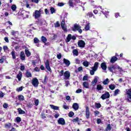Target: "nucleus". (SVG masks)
Listing matches in <instances>:
<instances>
[{"label":"nucleus","mask_w":131,"mask_h":131,"mask_svg":"<svg viewBox=\"0 0 131 131\" xmlns=\"http://www.w3.org/2000/svg\"><path fill=\"white\" fill-rule=\"evenodd\" d=\"M83 65L85 67H89V65H90V62H89V61H83Z\"/></svg>","instance_id":"obj_39"},{"label":"nucleus","mask_w":131,"mask_h":131,"mask_svg":"<svg viewBox=\"0 0 131 131\" xmlns=\"http://www.w3.org/2000/svg\"><path fill=\"white\" fill-rule=\"evenodd\" d=\"M86 111H85V117L87 119H89L90 118V114H91V113L90 112V107L89 106H86L85 107Z\"/></svg>","instance_id":"obj_8"},{"label":"nucleus","mask_w":131,"mask_h":131,"mask_svg":"<svg viewBox=\"0 0 131 131\" xmlns=\"http://www.w3.org/2000/svg\"><path fill=\"white\" fill-rule=\"evenodd\" d=\"M88 75H85L83 76V80L85 81V80H88Z\"/></svg>","instance_id":"obj_64"},{"label":"nucleus","mask_w":131,"mask_h":131,"mask_svg":"<svg viewBox=\"0 0 131 131\" xmlns=\"http://www.w3.org/2000/svg\"><path fill=\"white\" fill-rule=\"evenodd\" d=\"M39 42H40V41L39 39H38V38H34V43H35L36 46L38 47H39Z\"/></svg>","instance_id":"obj_14"},{"label":"nucleus","mask_w":131,"mask_h":131,"mask_svg":"<svg viewBox=\"0 0 131 131\" xmlns=\"http://www.w3.org/2000/svg\"><path fill=\"white\" fill-rule=\"evenodd\" d=\"M109 82V79L106 78L105 80H104L103 81V84L104 85H106V84H108V83Z\"/></svg>","instance_id":"obj_41"},{"label":"nucleus","mask_w":131,"mask_h":131,"mask_svg":"<svg viewBox=\"0 0 131 131\" xmlns=\"http://www.w3.org/2000/svg\"><path fill=\"white\" fill-rule=\"evenodd\" d=\"M61 26L63 30H65V19H62L61 23Z\"/></svg>","instance_id":"obj_27"},{"label":"nucleus","mask_w":131,"mask_h":131,"mask_svg":"<svg viewBox=\"0 0 131 131\" xmlns=\"http://www.w3.org/2000/svg\"><path fill=\"white\" fill-rule=\"evenodd\" d=\"M8 107H9V104L7 103H4L3 104V107L5 109H7V108H8Z\"/></svg>","instance_id":"obj_51"},{"label":"nucleus","mask_w":131,"mask_h":131,"mask_svg":"<svg viewBox=\"0 0 131 131\" xmlns=\"http://www.w3.org/2000/svg\"><path fill=\"white\" fill-rule=\"evenodd\" d=\"M41 40L43 42V43H45V46L46 45H47V43H46L48 40V39H47V37H45L44 36H42L41 37Z\"/></svg>","instance_id":"obj_23"},{"label":"nucleus","mask_w":131,"mask_h":131,"mask_svg":"<svg viewBox=\"0 0 131 131\" xmlns=\"http://www.w3.org/2000/svg\"><path fill=\"white\" fill-rule=\"evenodd\" d=\"M16 78L18 79V81H21L22 78V72L19 71L18 74L16 76Z\"/></svg>","instance_id":"obj_19"},{"label":"nucleus","mask_w":131,"mask_h":131,"mask_svg":"<svg viewBox=\"0 0 131 131\" xmlns=\"http://www.w3.org/2000/svg\"><path fill=\"white\" fill-rule=\"evenodd\" d=\"M112 127H111V125L110 124H108L107 125V127L105 129V130H111Z\"/></svg>","instance_id":"obj_45"},{"label":"nucleus","mask_w":131,"mask_h":131,"mask_svg":"<svg viewBox=\"0 0 131 131\" xmlns=\"http://www.w3.org/2000/svg\"><path fill=\"white\" fill-rule=\"evenodd\" d=\"M23 90V86H20L16 89L17 92H22Z\"/></svg>","instance_id":"obj_55"},{"label":"nucleus","mask_w":131,"mask_h":131,"mask_svg":"<svg viewBox=\"0 0 131 131\" xmlns=\"http://www.w3.org/2000/svg\"><path fill=\"white\" fill-rule=\"evenodd\" d=\"M73 122H78L79 121V118L78 117L72 120Z\"/></svg>","instance_id":"obj_46"},{"label":"nucleus","mask_w":131,"mask_h":131,"mask_svg":"<svg viewBox=\"0 0 131 131\" xmlns=\"http://www.w3.org/2000/svg\"><path fill=\"white\" fill-rule=\"evenodd\" d=\"M83 86L85 89H90V85L89 84V82H83Z\"/></svg>","instance_id":"obj_22"},{"label":"nucleus","mask_w":131,"mask_h":131,"mask_svg":"<svg viewBox=\"0 0 131 131\" xmlns=\"http://www.w3.org/2000/svg\"><path fill=\"white\" fill-rule=\"evenodd\" d=\"M3 50L4 52H6V51H8V50H9V48H8V46H3Z\"/></svg>","instance_id":"obj_62"},{"label":"nucleus","mask_w":131,"mask_h":131,"mask_svg":"<svg viewBox=\"0 0 131 131\" xmlns=\"http://www.w3.org/2000/svg\"><path fill=\"white\" fill-rule=\"evenodd\" d=\"M25 53L26 56L28 57H30V56H31V52H30V51H29V50L28 49H25Z\"/></svg>","instance_id":"obj_21"},{"label":"nucleus","mask_w":131,"mask_h":131,"mask_svg":"<svg viewBox=\"0 0 131 131\" xmlns=\"http://www.w3.org/2000/svg\"><path fill=\"white\" fill-rule=\"evenodd\" d=\"M57 59H58V60H60V59H61V58H62V54L61 53L57 54Z\"/></svg>","instance_id":"obj_61"},{"label":"nucleus","mask_w":131,"mask_h":131,"mask_svg":"<svg viewBox=\"0 0 131 131\" xmlns=\"http://www.w3.org/2000/svg\"><path fill=\"white\" fill-rule=\"evenodd\" d=\"M54 27H55V28L60 27V23H59V21H56V23L54 24Z\"/></svg>","instance_id":"obj_42"},{"label":"nucleus","mask_w":131,"mask_h":131,"mask_svg":"<svg viewBox=\"0 0 131 131\" xmlns=\"http://www.w3.org/2000/svg\"><path fill=\"white\" fill-rule=\"evenodd\" d=\"M20 59L22 61H25V59L26 58V56H25V53H24V52L21 51L19 55Z\"/></svg>","instance_id":"obj_9"},{"label":"nucleus","mask_w":131,"mask_h":131,"mask_svg":"<svg viewBox=\"0 0 131 131\" xmlns=\"http://www.w3.org/2000/svg\"><path fill=\"white\" fill-rule=\"evenodd\" d=\"M71 38H72V35L71 34H70L68 35L67 37V42H69V41H70V40H71Z\"/></svg>","instance_id":"obj_32"},{"label":"nucleus","mask_w":131,"mask_h":131,"mask_svg":"<svg viewBox=\"0 0 131 131\" xmlns=\"http://www.w3.org/2000/svg\"><path fill=\"white\" fill-rule=\"evenodd\" d=\"M33 16L35 17V19H38V18H40V16H41V13L38 12V10H35L33 13Z\"/></svg>","instance_id":"obj_6"},{"label":"nucleus","mask_w":131,"mask_h":131,"mask_svg":"<svg viewBox=\"0 0 131 131\" xmlns=\"http://www.w3.org/2000/svg\"><path fill=\"white\" fill-rule=\"evenodd\" d=\"M63 75H64V70H61L59 73V77H61Z\"/></svg>","instance_id":"obj_49"},{"label":"nucleus","mask_w":131,"mask_h":131,"mask_svg":"<svg viewBox=\"0 0 131 131\" xmlns=\"http://www.w3.org/2000/svg\"><path fill=\"white\" fill-rule=\"evenodd\" d=\"M95 71H97V70H95V69H93V68H92V70L90 71L91 75H94V74H95Z\"/></svg>","instance_id":"obj_47"},{"label":"nucleus","mask_w":131,"mask_h":131,"mask_svg":"<svg viewBox=\"0 0 131 131\" xmlns=\"http://www.w3.org/2000/svg\"><path fill=\"white\" fill-rule=\"evenodd\" d=\"M20 70L21 71H24V70H25V66L24 65L20 66Z\"/></svg>","instance_id":"obj_54"},{"label":"nucleus","mask_w":131,"mask_h":131,"mask_svg":"<svg viewBox=\"0 0 131 131\" xmlns=\"http://www.w3.org/2000/svg\"><path fill=\"white\" fill-rule=\"evenodd\" d=\"M103 89H104V88H103V86H102V85L101 84H98V85H97V86H96V90L97 91H102V90H103Z\"/></svg>","instance_id":"obj_25"},{"label":"nucleus","mask_w":131,"mask_h":131,"mask_svg":"<svg viewBox=\"0 0 131 131\" xmlns=\"http://www.w3.org/2000/svg\"><path fill=\"white\" fill-rule=\"evenodd\" d=\"M45 67L48 71H49V72H52V69H51V67L50 66V61L48 59H47L45 62Z\"/></svg>","instance_id":"obj_5"},{"label":"nucleus","mask_w":131,"mask_h":131,"mask_svg":"<svg viewBox=\"0 0 131 131\" xmlns=\"http://www.w3.org/2000/svg\"><path fill=\"white\" fill-rule=\"evenodd\" d=\"M5 127L6 128H10V127H12V123H6L5 124Z\"/></svg>","instance_id":"obj_37"},{"label":"nucleus","mask_w":131,"mask_h":131,"mask_svg":"<svg viewBox=\"0 0 131 131\" xmlns=\"http://www.w3.org/2000/svg\"><path fill=\"white\" fill-rule=\"evenodd\" d=\"M63 75H64L65 78H66V79H68V78H69V77H70V72H69V71H66L64 73Z\"/></svg>","instance_id":"obj_13"},{"label":"nucleus","mask_w":131,"mask_h":131,"mask_svg":"<svg viewBox=\"0 0 131 131\" xmlns=\"http://www.w3.org/2000/svg\"><path fill=\"white\" fill-rule=\"evenodd\" d=\"M100 67L102 68V70H104V71L107 70V66L106 65V62H102Z\"/></svg>","instance_id":"obj_11"},{"label":"nucleus","mask_w":131,"mask_h":131,"mask_svg":"<svg viewBox=\"0 0 131 131\" xmlns=\"http://www.w3.org/2000/svg\"><path fill=\"white\" fill-rule=\"evenodd\" d=\"M108 69L109 71H110V72H113L114 69L112 68V66H110V67H108Z\"/></svg>","instance_id":"obj_60"},{"label":"nucleus","mask_w":131,"mask_h":131,"mask_svg":"<svg viewBox=\"0 0 131 131\" xmlns=\"http://www.w3.org/2000/svg\"><path fill=\"white\" fill-rule=\"evenodd\" d=\"M68 116L69 117H73L74 116V113L73 112H70Z\"/></svg>","instance_id":"obj_44"},{"label":"nucleus","mask_w":131,"mask_h":131,"mask_svg":"<svg viewBox=\"0 0 131 131\" xmlns=\"http://www.w3.org/2000/svg\"><path fill=\"white\" fill-rule=\"evenodd\" d=\"M34 104L36 106H38V104H39V100L38 99H35L34 100Z\"/></svg>","instance_id":"obj_50"},{"label":"nucleus","mask_w":131,"mask_h":131,"mask_svg":"<svg viewBox=\"0 0 131 131\" xmlns=\"http://www.w3.org/2000/svg\"><path fill=\"white\" fill-rule=\"evenodd\" d=\"M95 107L96 108H101V107H102V105H101V103L96 102Z\"/></svg>","instance_id":"obj_43"},{"label":"nucleus","mask_w":131,"mask_h":131,"mask_svg":"<svg viewBox=\"0 0 131 131\" xmlns=\"http://www.w3.org/2000/svg\"><path fill=\"white\" fill-rule=\"evenodd\" d=\"M116 87V86L114 84H112L109 85V89L110 90H111L112 91L115 90Z\"/></svg>","instance_id":"obj_30"},{"label":"nucleus","mask_w":131,"mask_h":131,"mask_svg":"<svg viewBox=\"0 0 131 131\" xmlns=\"http://www.w3.org/2000/svg\"><path fill=\"white\" fill-rule=\"evenodd\" d=\"M78 46L79 48L83 49V48H84L85 47V42H84L83 40H79L78 41Z\"/></svg>","instance_id":"obj_4"},{"label":"nucleus","mask_w":131,"mask_h":131,"mask_svg":"<svg viewBox=\"0 0 131 131\" xmlns=\"http://www.w3.org/2000/svg\"><path fill=\"white\" fill-rule=\"evenodd\" d=\"M57 122L58 124H61V125H65L66 122H65V119L63 118H60L58 119Z\"/></svg>","instance_id":"obj_7"},{"label":"nucleus","mask_w":131,"mask_h":131,"mask_svg":"<svg viewBox=\"0 0 131 131\" xmlns=\"http://www.w3.org/2000/svg\"><path fill=\"white\" fill-rule=\"evenodd\" d=\"M118 60V58L116 57V56H113L111 57V60H110V62L114 63V62L116 61H117Z\"/></svg>","instance_id":"obj_18"},{"label":"nucleus","mask_w":131,"mask_h":131,"mask_svg":"<svg viewBox=\"0 0 131 131\" xmlns=\"http://www.w3.org/2000/svg\"><path fill=\"white\" fill-rule=\"evenodd\" d=\"M41 118H42V119H45V118H47V116H46V114H45V113L41 114Z\"/></svg>","instance_id":"obj_52"},{"label":"nucleus","mask_w":131,"mask_h":131,"mask_svg":"<svg viewBox=\"0 0 131 131\" xmlns=\"http://www.w3.org/2000/svg\"><path fill=\"white\" fill-rule=\"evenodd\" d=\"M16 33H18L17 31H11V35H13L14 36H16Z\"/></svg>","instance_id":"obj_57"},{"label":"nucleus","mask_w":131,"mask_h":131,"mask_svg":"<svg viewBox=\"0 0 131 131\" xmlns=\"http://www.w3.org/2000/svg\"><path fill=\"white\" fill-rule=\"evenodd\" d=\"M69 5L71 8H74V3L72 2V0H69Z\"/></svg>","instance_id":"obj_35"},{"label":"nucleus","mask_w":131,"mask_h":131,"mask_svg":"<svg viewBox=\"0 0 131 131\" xmlns=\"http://www.w3.org/2000/svg\"><path fill=\"white\" fill-rule=\"evenodd\" d=\"M16 9H17V6H16V5L13 4L12 5L11 9L13 11V12H14L15 11H16Z\"/></svg>","instance_id":"obj_40"},{"label":"nucleus","mask_w":131,"mask_h":131,"mask_svg":"<svg viewBox=\"0 0 131 131\" xmlns=\"http://www.w3.org/2000/svg\"><path fill=\"white\" fill-rule=\"evenodd\" d=\"M26 76L28 78H29V77H32V74L30 72H29V71H28V70H27L26 72Z\"/></svg>","instance_id":"obj_20"},{"label":"nucleus","mask_w":131,"mask_h":131,"mask_svg":"<svg viewBox=\"0 0 131 131\" xmlns=\"http://www.w3.org/2000/svg\"><path fill=\"white\" fill-rule=\"evenodd\" d=\"M81 28L79 25H78L77 24H75L74 26V28H73V31H76V30H79Z\"/></svg>","instance_id":"obj_10"},{"label":"nucleus","mask_w":131,"mask_h":131,"mask_svg":"<svg viewBox=\"0 0 131 131\" xmlns=\"http://www.w3.org/2000/svg\"><path fill=\"white\" fill-rule=\"evenodd\" d=\"M4 96H5V93H3L2 91H0V98H4Z\"/></svg>","instance_id":"obj_63"},{"label":"nucleus","mask_w":131,"mask_h":131,"mask_svg":"<svg viewBox=\"0 0 131 131\" xmlns=\"http://www.w3.org/2000/svg\"><path fill=\"white\" fill-rule=\"evenodd\" d=\"M7 59L6 56H3L1 57L0 59V63L3 64V63H5V60Z\"/></svg>","instance_id":"obj_26"},{"label":"nucleus","mask_w":131,"mask_h":131,"mask_svg":"<svg viewBox=\"0 0 131 131\" xmlns=\"http://www.w3.org/2000/svg\"><path fill=\"white\" fill-rule=\"evenodd\" d=\"M34 71H36V72H39L40 71V69H39L38 67H36L35 69H34Z\"/></svg>","instance_id":"obj_58"},{"label":"nucleus","mask_w":131,"mask_h":131,"mask_svg":"<svg viewBox=\"0 0 131 131\" xmlns=\"http://www.w3.org/2000/svg\"><path fill=\"white\" fill-rule=\"evenodd\" d=\"M112 67L114 70H116V69H118V70H121L122 69V68H120L118 65H112Z\"/></svg>","instance_id":"obj_17"},{"label":"nucleus","mask_w":131,"mask_h":131,"mask_svg":"<svg viewBox=\"0 0 131 131\" xmlns=\"http://www.w3.org/2000/svg\"><path fill=\"white\" fill-rule=\"evenodd\" d=\"M18 112V114H25V111L22 110V109H21V108H18L17 109Z\"/></svg>","instance_id":"obj_31"},{"label":"nucleus","mask_w":131,"mask_h":131,"mask_svg":"<svg viewBox=\"0 0 131 131\" xmlns=\"http://www.w3.org/2000/svg\"><path fill=\"white\" fill-rule=\"evenodd\" d=\"M63 61L67 67H69V66L70 65V61H69L68 59H66V58H63Z\"/></svg>","instance_id":"obj_15"},{"label":"nucleus","mask_w":131,"mask_h":131,"mask_svg":"<svg viewBox=\"0 0 131 131\" xmlns=\"http://www.w3.org/2000/svg\"><path fill=\"white\" fill-rule=\"evenodd\" d=\"M32 84L35 88H37V86H38V84H39V82L38 81V79H37V78L35 77L33 78V79L32 80Z\"/></svg>","instance_id":"obj_2"},{"label":"nucleus","mask_w":131,"mask_h":131,"mask_svg":"<svg viewBox=\"0 0 131 131\" xmlns=\"http://www.w3.org/2000/svg\"><path fill=\"white\" fill-rule=\"evenodd\" d=\"M73 54L74 56H78V50L77 49H74L73 50Z\"/></svg>","instance_id":"obj_34"},{"label":"nucleus","mask_w":131,"mask_h":131,"mask_svg":"<svg viewBox=\"0 0 131 131\" xmlns=\"http://www.w3.org/2000/svg\"><path fill=\"white\" fill-rule=\"evenodd\" d=\"M119 94V89H116V90L114 91V96H117V95H118Z\"/></svg>","instance_id":"obj_48"},{"label":"nucleus","mask_w":131,"mask_h":131,"mask_svg":"<svg viewBox=\"0 0 131 131\" xmlns=\"http://www.w3.org/2000/svg\"><path fill=\"white\" fill-rule=\"evenodd\" d=\"M86 16L87 17H89V18H92V17H93V18H95V15H94V13H93L92 12H89L86 14Z\"/></svg>","instance_id":"obj_24"},{"label":"nucleus","mask_w":131,"mask_h":131,"mask_svg":"<svg viewBox=\"0 0 131 131\" xmlns=\"http://www.w3.org/2000/svg\"><path fill=\"white\" fill-rule=\"evenodd\" d=\"M94 114H95V116H97V115H100V112H99L98 111H94Z\"/></svg>","instance_id":"obj_59"},{"label":"nucleus","mask_w":131,"mask_h":131,"mask_svg":"<svg viewBox=\"0 0 131 131\" xmlns=\"http://www.w3.org/2000/svg\"><path fill=\"white\" fill-rule=\"evenodd\" d=\"M11 55L12 57V59H16V54H15V50H12L11 52Z\"/></svg>","instance_id":"obj_38"},{"label":"nucleus","mask_w":131,"mask_h":131,"mask_svg":"<svg viewBox=\"0 0 131 131\" xmlns=\"http://www.w3.org/2000/svg\"><path fill=\"white\" fill-rule=\"evenodd\" d=\"M109 98H110V94L107 91H105V93L101 96L102 100H106V99H109Z\"/></svg>","instance_id":"obj_3"},{"label":"nucleus","mask_w":131,"mask_h":131,"mask_svg":"<svg viewBox=\"0 0 131 131\" xmlns=\"http://www.w3.org/2000/svg\"><path fill=\"white\" fill-rule=\"evenodd\" d=\"M18 99L19 101H24V96L23 95H18Z\"/></svg>","instance_id":"obj_36"},{"label":"nucleus","mask_w":131,"mask_h":131,"mask_svg":"<svg viewBox=\"0 0 131 131\" xmlns=\"http://www.w3.org/2000/svg\"><path fill=\"white\" fill-rule=\"evenodd\" d=\"M50 106L51 109H53V110H59L58 106H55L53 104H50Z\"/></svg>","instance_id":"obj_28"},{"label":"nucleus","mask_w":131,"mask_h":131,"mask_svg":"<svg viewBox=\"0 0 131 131\" xmlns=\"http://www.w3.org/2000/svg\"><path fill=\"white\" fill-rule=\"evenodd\" d=\"M50 12L51 14H54V13H55V8H54V7H51L50 8Z\"/></svg>","instance_id":"obj_56"},{"label":"nucleus","mask_w":131,"mask_h":131,"mask_svg":"<svg viewBox=\"0 0 131 131\" xmlns=\"http://www.w3.org/2000/svg\"><path fill=\"white\" fill-rule=\"evenodd\" d=\"M21 121H22V119L20 117H17L15 120V121L17 123H19V122H21Z\"/></svg>","instance_id":"obj_33"},{"label":"nucleus","mask_w":131,"mask_h":131,"mask_svg":"<svg viewBox=\"0 0 131 131\" xmlns=\"http://www.w3.org/2000/svg\"><path fill=\"white\" fill-rule=\"evenodd\" d=\"M98 82V77L95 76L93 81L92 82V84L93 85V86H95L96 84H97V83Z\"/></svg>","instance_id":"obj_16"},{"label":"nucleus","mask_w":131,"mask_h":131,"mask_svg":"<svg viewBox=\"0 0 131 131\" xmlns=\"http://www.w3.org/2000/svg\"><path fill=\"white\" fill-rule=\"evenodd\" d=\"M72 108L75 110V111H77V110H78V108H79L78 103H73L72 105Z\"/></svg>","instance_id":"obj_12"},{"label":"nucleus","mask_w":131,"mask_h":131,"mask_svg":"<svg viewBox=\"0 0 131 131\" xmlns=\"http://www.w3.org/2000/svg\"><path fill=\"white\" fill-rule=\"evenodd\" d=\"M126 91V95H127L126 100L128 103H131V89H127Z\"/></svg>","instance_id":"obj_1"},{"label":"nucleus","mask_w":131,"mask_h":131,"mask_svg":"<svg viewBox=\"0 0 131 131\" xmlns=\"http://www.w3.org/2000/svg\"><path fill=\"white\" fill-rule=\"evenodd\" d=\"M99 68V62H96L94 63V66L93 68H92L93 69H95V70H97L98 68Z\"/></svg>","instance_id":"obj_29"},{"label":"nucleus","mask_w":131,"mask_h":131,"mask_svg":"<svg viewBox=\"0 0 131 131\" xmlns=\"http://www.w3.org/2000/svg\"><path fill=\"white\" fill-rule=\"evenodd\" d=\"M85 30H86V31H88V30H90V25L89 24L85 25Z\"/></svg>","instance_id":"obj_53"}]
</instances>
